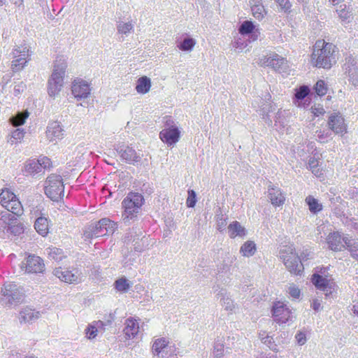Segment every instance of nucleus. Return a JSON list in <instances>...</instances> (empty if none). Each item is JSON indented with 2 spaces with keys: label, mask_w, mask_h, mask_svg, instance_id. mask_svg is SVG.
<instances>
[{
  "label": "nucleus",
  "mask_w": 358,
  "mask_h": 358,
  "mask_svg": "<svg viewBox=\"0 0 358 358\" xmlns=\"http://www.w3.org/2000/svg\"><path fill=\"white\" fill-rule=\"evenodd\" d=\"M336 46L324 40L316 41L312 54V61L318 68L330 69L336 62Z\"/></svg>",
  "instance_id": "1"
},
{
  "label": "nucleus",
  "mask_w": 358,
  "mask_h": 358,
  "mask_svg": "<svg viewBox=\"0 0 358 358\" xmlns=\"http://www.w3.org/2000/svg\"><path fill=\"white\" fill-rule=\"evenodd\" d=\"M24 289L15 283H5L1 288L0 302L6 307L16 306L24 301Z\"/></svg>",
  "instance_id": "2"
},
{
  "label": "nucleus",
  "mask_w": 358,
  "mask_h": 358,
  "mask_svg": "<svg viewBox=\"0 0 358 358\" xmlns=\"http://www.w3.org/2000/svg\"><path fill=\"white\" fill-rule=\"evenodd\" d=\"M143 203L144 198L141 194L129 192L122 202L124 210L122 215L123 222L128 223L136 217Z\"/></svg>",
  "instance_id": "3"
},
{
  "label": "nucleus",
  "mask_w": 358,
  "mask_h": 358,
  "mask_svg": "<svg viewBox=\"0 0 358 358\" xmlns=\"http://www.w3.org/2000/svg\"><path fill=\"white\" fill-rule=\"evenodd\" d=\"M279 257L291 273L299 275L302 272L303 266L292 245L282 247L279 252Z\"/></svg>",
  "instance_id": "4"
},
{
  "label": "nucleus",
  "mask_w": 358,
  "mask_h": 358,
  "mask_svg": "<svg viewBox=\"0 0 358 358\" xmlns=\"http://www.w3.org/2000/svg\"><path fill=\"white\" fill-rule=\"evenodd\" d=\"M31 53L29 46L26 43L15 46L11 52V70L13 72L22 71L31 60Z\"/></svg>",
  "instance_id": "5"
},
{
  "label": "nucleus",
  "mask_w": 358,
  "mask_h": 358,
  "mask_svg": "<svg viewBox=\"0 0 358 358\" xmlns=\"http://www.w3.org/2000/svg\"><path fill=\"white\" fill-rule=\"evenodd\" d=\"M180 131L171 117H166L164 128L159 133V138L168 146H173L178 142Z\"/></svg>",
  "instance_id": "6"
},
{
  "label": "nucleus",
  "mask_w": 358,
  "mask_h": 358,
  "mask_svg": "<svg viewBox=\"0 0 358 358\" xmlns=\"http://www.w3.org/2000/svg\"><path fill=\"white\" fill-rule=\"evenodd\" d=\"M0 203L7 211L15 216L21 215L23 208L15 194L8 188L1 189L0 193Z\"/></svg>",
  "instance_id": "7"
},
{
  "label": "nucleus",
  "mask_w": 358,
  "mask_h": 358,
  "mask_svg": "<svg viewBox=\"0 0 358 358\" xmlns=\"http://www.w3.org/2000/svg\"><path fill=\"white\" fill-rule=\"evenodd\" d=\"M152 352L157 358H177L178 351L175 345L165 338H156L152 343Z\"/></svg>",
  "instance_id": "8"
},
{
  "label": "nucleus",
  "mask_w": 358,
  "mask_h": 358,
  "mask_svg": "<svg viewBox=\"0 0 358 358\" xmlns=\"http://www.w3.org/2000/svg\"><path fill=\"white\" fill-rule=\"evenodd\" d=\"M62 178L59 175L52 174L45 181V193L52 201H59L64 196Z\"/></svg>",
  "instance_id": "9"
},
{
  "label": "nucleus",
  "mask_w": 358,
  "mask_h": 358,
  "mask_svg": "<svg viewBox=\"0 0 358 358\" xmlns=\"http://www.w3.org/2000/svg\"><path fill=\"white\" fill-rule=\"evenodd\" d=\"M20 268L27 273H42L45 271L43 260L35 255H29L20 264Z\"/></svg>",
  "instance_id": "10"
},
{
  "label": "nucleus",
  "mask_w": 358,
  "mask_h": 358,
  "mask_svg": "<svg viewBox=\"0 0 358 358\" xmlns=\"http://www.w3.org/2000/svg\"><path fill=\"white\" fill-rule=\"evenodd\" d=\"M91 91L90 84L85 80L76 78L72 82V94L78 101L87 99L91 94Z\"/></svg>",
  "instance_id": "11"
},
{
  "label": "nucleus",
  "mask_w": 358,
  "mask_h": 358,
  "mask_svg": "<svg viewBox=\"0 0 358 358\" xmlns=\"http://www.w3.org/2000/svg\"><path fill=\"white\" fill-rule=\"evenodd\" d=\"M260 63L279 72H285L289 68L287 59L278 54L265 56L261 59Z\"/></svg>",
  "instance_id": "12"
},
{
  "label": "nucleus",
  "mask_w": 358,
  "mask_h": 358,
  "mask_svg": "<svg viewBox=\"0 0 358 358\" xmlns=\"http://www.w3.org/2000/svg\"><path fill=\"white\" fill-rule=\"evenodd\" d=\"M45 136L49 142L56 143L65 136V130L62 124L59 121H51L48 123Z\"/></svg>",
  "instance_id": "13"
},
{
  "label": "nucleus",
  "mask_w": 358,
  "mask_h": 358,
  "mask_svg": "<svg viewBox=\"0 0 358 358\" xmlns=\"http://www.w3.org/2000/svg\"><path fill=\"white\" fill-rule=\"evenodd\" d=\"M345 73L349 81L356 87H358V59L352 56L345 58L343 65Z\"/></svg>",
  "instance_id": "14"
},
{
  "label": "nucleus",
  "mask_w": 358,
  "mask_h": 358,
  "mask_svg": "<svg viewBox=\"0 0 358 358\" xmlns=\"http://www.w3.org/2000/svg\"><path fill=\"white\" fill-rule=\"evenodd\" d=\"M272 315L276 322L285 323L291 319L292 312L286 304L277 301L273 306Z\"/></svg>",
  "instance_id": "15"
},
{
  "label": "nucleus",
  "mask_w": 358,
  "mask_h": 358,
  "mask_svg": "<svg viewBox=\"0 0 358 358\" xmlns=\"http://www.w3.org/2000/svg\"><path fill=\"white\" fill-rule=\"evenodd\" d=\"M49 165V159H29L24 163L22 171L26 175L35 176L41 173Z\"/></svg>",
  "instance_id": "16"
},
{
  "label": "nucleus",
  "mask_w": 358,
  "mask_h": 358,
  "mask_svg": "<svg viewBox=\"0 0 358 358\" xmlns=\"http://www.w3.org/2000/svg\"><path fill=\"white\" fill-rule=\"evenodd\" d=\"M329 129L334 134L343 136L347 132V126L343 116L339 113L331 114L327 122Z\"/></svg>",
  "instance_id": "17"
},
{
  "label": "nucleus",
  "mask_w": 358,
  "mask_h": 358,
  "mask_svg": "<svg viewBox=\"0 0 358 358\" xmlns=\"http://www.w3.org/2000/svg\"><path fill=\"white\" fill-rule=\"evenodd\" d=\"M54 275L61 281L67 283H77L80 281V274L77 269L68 270L61 267L56 268Z\"/></svg>",
  "instance_id": "18"
},
{
  "label": "nucleus",
  "mask_w": 358,
  "mask_h": 358,
  "mask_svg": "<svg viewBox=\"0 0 358 358\" xmlns=\"http://www.w3.org/2000/svg\"><path fill=\"white\" fill-rule=\"evenodd\" d=\"M66 66L67 64L64 58L57 59L54 64L52 73L48 80L57 84L63 85Z\"/></svg>",
  "instance_id": "19"
},
{
  "label": "nucleus",
  "mask_w": 358,
  "mask_h": 358,
  "mask_svg": "<svg viewBox=\"0 0 358 358\" xmlns=\"http://www.w3.org/2000/svg\"><path fill=\"white\" fill-rule=\"evenodd\" d=\"M312 282L317 289L324 292L327 296L331 294L334 282L329 276L314 273L312 276Z\"/></svg>",
  "instance_id": "20"
},
{
  "label": "nucleus",
  "mask_w": 358,
  "mask_h": 358,
  "mask_svg": "<svg viewBox=\"0 0 358 358\" xmlns=\"http://www.w3.org/2000/svg\"><path fill=\"white\" fill-rule=\"evenodd\" d=\"M116 150L121 159L128 164H135L141 160L140 155L131 147L122 145L118 146Z\"/></svg>",
  "instance_id": "21"
},
{
  "label": "nucleus",
  "mask_w": 358,
  "mask_h": 358,
  "mask_svg": "<svg viewBox=\"0 0 358 358\" xmlns=\"http://www.w3.org/2000/svg\"><path fill=\"white\" fill-rule=\"evenodd\" d=\"M238 33L245 36H248L249 42L257 41L260 36V30L252 22L244 21L238 28Z\"/></svg>",
  "instance_id": "22"
},
{
  "label": "nucleus",
  "mask_w": 358,
  "mask_h": 358,
  "mask_svg": "<svg viewBox=\"0 0 358 358\" xmlns=\"http://www.w3.org/2000/svg\"><path fill=\"white\" fill-rule=\"evenodd\" d=\"M310 92V89L306 85H302L300 87L295 90L294 103L298 107L301 108H306L310 104V101H308L306 96L308 95Z\"/></svg>",
  "instance_id": "23"
},
{
  "label": "nucleus",
  "mask_w": 358,
  "mask_h": 358,
  "mask_svg": "<svg viewBox=\"0 0 358 358\" xmlns=\"http://www.w3.org/2000/svg\"><path fill=\"white\" fill-rule=\"evenodd\" d=\"M345 236L338 232L334 231L328 235L327 238V243L329 248L334 251H341L345 248V243H343V238Z\"/></svg>",
  "instance_id": "24"
},
{
  "label": "nucleus",
  "mask_w": 358,
  "mask_h": 358,
  "mask_svg": "<svg viewBox=\"0 0 358 358\" xmlns=\"http://www.w3.org/2000/svg\"><path fill=\"white\" fill-rule=\"evenodd\" d=\"M41 315L39 311L27 306L20 310L19 320L20 323H31L37 320Z\"/></svg>",
  "instance_id": "25"
},
{
  "label": "nucleus",
  "mask_w": 358,
  "mask_h": 358,
  "mask_svg": "<svg viewBox=\"0 0 358 358\" xmlns=\"http://www.w3.org/2000/svg\"><path fill=\"white\" fill-rule=\"evenodd\" d=\"M124 328L123 329L125 337L129 339H133L136 337L139 333V324L137 320L130 317L125 320Z\"/></svg>",
  "instance_id": "26"
},
{
  "label": "nucleus",
  "mask_w": 358,
  "mask_h": 358,
  "mask_svg": "<svg viewBox=\"0 0 358 358\" xmlns=\"http://www.w3.org/2000/svg\"><path fill=\"white\" fill-rule=\"evenodd\" d=\"M268 196L273 206H282L285 201V196L278 187L268 186Z\"/></svg>",
  "instance_id": "27"
},
{
  "label": "nucleus",
  "mask_w": 358,
  "mask_h": 358,
  "mask_svg": "<svg viewBox=\"0 0 358 358\" xmlns=\"http://www.w3.org/2000/svg\"><path fill=\"white\" fill-rule=\"evenodd\" d=\"M103 230L100 225V220L96 224L87 226L83 231L85 241H90V239L104 236Z\"/></svg>",
  "instance_id": "28"
},
{
  "label": "nucleus",
  "mask_w": 358,
  "mask_h": 358,
  "mask_svg": "<svg viewBox=\"0 0 358 358\" xmlns=\"http://www.w3.org/2000/svg\"><path fill=\"white\" fill-rule=\"evenodd\" d=\"M228 235L231 238H243L247 234V230L238 221H233L227 227Z\"/></svg>",
  "instance_id": "29"
},
{
  "label": "nucleus",
  "mask_w": 358,
  "mask_h": 358,
  "mask_svg": "<svg viewBox=\"0 0 358 358\" xmlns=\"http://www.w3.org/2000/svg\"><path fill=\"white\" fill-rule=\"evenodd\" d=\"M250 6L253 17L262 20L266 15V10L262 0H250Z\"/></svg>",
  "instance_id": "30"
},
{
  "label": "nucleus",
  "mask_w": 358,
  "mask_h": 358,
  "mask_svg": "<svg viewBox=\"0 0 358 358\" xmlns=\"http://www.w3.org/2000/svg\"><path fill=\"white\" fill-rule=\"evenodd\" d=\"M236 259L235 255L230 254L229 252L227 253L222 262L217 265V274L221 275L229 273L231 270V265L235 262Z\"/></svg>",
  "instance_id": "31"
},
{
  "label": "nucleus",
  "mask_w": 358,
  "mask_h": 358,
  "mask_svg": "<svg viewBox=\"0 0 358 358\" xmlns=\"http://www.w3.org/2000/svg\"><path fill=\"white\" fill-rule=\"evenodd\" d=\"M151 87V80L147 76H142L136 81V90L138 94L148 93Z\"/></svg>",
  "instance_id": "32"
},
{
  "label": "nucleus",
  "mask_w": 358,
  "mask_h": 358,
  "mask_svg": "<svg viewBox=\"0 0 358 358\" xmlns=\"http://www.w3.org/2000/svg\"><path fill=\"white\" fill-rule=\"evenodd\" d=\"M343 243H345V248L349 251L350 256L358 261V241L350 237H345Z\"/></svg>",
  "instance_id": "33"
},
{
  "label": "nucleus",
  "mask_w": 358,
  "mask_h": 358,
  "mask_svg": "<svg viewBox=\"0 0 358 358\" xmlns=\"http://www.w3.org/2000/svg\"><path fill=\"white\" fill-rule=\"evenodd\" d=\"M34 227L36 231L42 236H45L49 231L48 220L45 217H38L34 223Z\"/></svg>",
  "instance_id": "34"
},
{
  "label": "nucleus",
  "mask_w": 358,
  "mask_h": 358,
  "mask_svg": "<svg viewBox=\"0 0 358 358\" xmlns=\"http://www.w3.org/2000/svg\"><path fill=\"white\" fill-rule=\"evenodd\" d=\"M196 41L194 38L189 37L187 34L185 37L177 43V47L182 51L190 52L193 50Z\"/></svg>",
  "instance_id": "35"
},
{
  "label": "nucleus",
  "mask_w": 358,
  "mask_h": 358,
  "mask_svg": "<svg viewBox=\"0 0 358 358\" xmlns=\"http://www.w3.org/2000/svg\"><path fill=\"white\" fill-rule=\"evenodd\" d=\"M219 295L221 296L220 302L224 310L231 313L234 311L236 306L229 294L225 291H222Z\"/></svg>",
  "instance_id": "36"
},
{
  "label": "nucleus",
  "mask_w": 358,
  "mask_h": 358,
  "mask_svg": "<svg viewBox=\"0 0 358 358\" xmlns=\"http://www.w3.org/2000/svg\"><path fill=\"white\" fill-rule=\"evenodd\" d=\"M25 133L26 132L24 129H15L11 132L10 137L7 140V142L10 145L21 143L24 137Z\"/></svg>",
  "instance_id": "37"
},
{
  "label": "nucleus",
  "mask_w": 358,
  "mask_h": 358,
  "mask_svg": "<svg viewBox=\"0 0 358 358\" xmlns=\"http://www.w3.org/2000/svg\"><path fill=\"white\" fill-rule=\"evenodd\" d=\"M15 220V215L9 212H2L0 214V232L7 229L10 221Z\"/></svg>",
  "instance_id": "38"
},
{
  "label": "nucleus",
  "mask_w": 358,
  "mask_h": 358,
  "mask_svg": "<svg viewBox=\"0 0 358 358\" xmlns=\"http://www.w3.org/2000/svg\"><path fill=\"white\" fill-rule=\"evenodd\" d=\"M100 225L103 229L104 236L108 234H113L117 229V223L110 220L109 218L100 220Z\"/></svg>",
  "instance_id": "39"
},
{
  "label": "nucleus",
  "mask_w": 358,
  "mask_h": 358,
  "mask_svg": "<svg viewBox=\"0 0 358 358\" xmlns=\"http://www.w3.org/2000/svg\"><path fill=\"white\" fill-rule=\"evenodd\" d=\"M256 252V246L252 241H246L240 248V252L244 257H251Z\"/></svg>",
  "instance_id": "40"
},
{
  "label": "nucleus",
  "mask_w": 358,
  "mask_h": 358,
  "mask_svg": "<svg viewBox=\"0 0 358 358\" xmlns=\"http://www.w3.org/2000/svg\"><path fill=\"white\" fill-rule=\"evenodd\" d=\"M332 131L330 129H319L315 131L316 140L321 143H327L332 139Z\"/></svg>",
  "instance_id": "41"
},
{
  "label": "nucleus",
  "mask_w": 358,
  "mask_h": 358,
  "mask_svg": "<svg viewBox=\"0 0 358 358\" xmlns=\"http://www.w3.org/2000/svg\"><path fill=\"white\" fill-rule=\"evenodd\" d=\"M46 251L48 257L56 262H59L62 260L64 257H66L64 251L60 248H57L55 247L48 248L46 249Z\"/></svg>",
  "instance_id": "42"
},
{
  "label": "nucleus",
  "mask_w": 358,
  "mask_h": 358,
  "mask_svg": "<svg viewBox=\"0 0 358 358\" xmlns=\"http://www.w3.org/2000/svg\"><path fill=\"white\" fill-rule=\"evenodd\" d=\"M306 202L308 206L309 210L311 213L315 214L322 209V206L318 201L312 196H308L306 199Z\"/></svg>",
  "instance_id": "43"
},
{
  "label": "nucleus",
  "mask_w": 358,
  "mask_h": 358,
  "mask_svg": "<svg viewBox=\"0 0 358 358\" xmlns=\"http://www.w3.org/2000/svg\"><path fill=\"white\" fill-rule=\"evenodd\" d=\"M336 12L343 22H349L350 19L351 18V11L349 7L345 4H342L336 10Z\"/></svg>",
  "instance_id": "44"
},
{
  "label": "nucleus",
  "mask_w": 358,
  "mask_h": 358,
  "mask_svg": "<svg viewBox=\"0 0 358 358\" xmlns=\"http://www.w3.org/2000/svg\"><path fill=\"white\" fill-rule=\"evenodd\" d=\"M6 231L15 236L20 235L24 232V226L21 223H16L15 219L10 221V224H8Z\"/></svg>",
  "instance_id": "45"
},
{
  "label": "nucleus",
  "mask_w": 358,
  "mask_h": 358,
  "mask_svg": "<svg viewBox=\"0 0 358 358\" xmlns=\"http://www.w3.org/2000/svg\"><path fill=\"white\" fill-rule=\"evenodd\" d=\"M245 36H237L234 37V40L232 43L233 47L239 50H243L248 46L249 42V38H246Z\"/></svg>",
  "instance_id": "46"
},
{
  "label": "nucleus",
  "mask_w": 358,
  "mask_h": 358,
  "mask_svg": "<svg viewBox=\"0 0 358 358\" xmlns=\"http://www.w3.org/2000/svg\"><path fill=\"white\" fill-rule=\"evenodd\" d=\"M215 217L217 229L219 231L222 232L226 229L228 217L226 215L222 214L220 210V213H216Z\"/></svg>",
  "instance_id": "47"
},
{
  "label": "nucleus",
  "mask_w": 358,
  "mask_h": 358,
  "mask_svg": "<svg viewBox=\"0 0 358 358\" xmlns=\"http://www.w3.org/2000/svg\"><path fill=\"white\" fill-rule=\"evenodd\" d=\"M28 116L29 113L27 111L18 113L16 115L10 118V122L14 127L22 125L24 124Z\"/></svg>",
  "instance_id": "48"
},
{
  "label": "nucleus",
  "mask_w": 358,
  "mask_h": 358,
  "mask_svg": "<svg viewBox=\"0 0 358 358\" xmlns=\"http://www.w3.org/2000/svg\"><path fill=\"white\" fill-rule=\"evenodd\" d=\"M319 160L315 156L311 157L308 163V168L312 171V173L316 176H320L322 174V171L318 168Z\"/></svg>",
  "instance_id": "49"
},
{
  "label": "nucleus",
  "mask_w": 358,
  "mask_h": 358,
  "mask_svg": "<svg viewBox=\"0 0 358 358\" xmlns=\"http://www.w3.org/2000/svg\"><path fill=\"white\" fill-rule=\"evenodd\" d=\"M117 30L119 34H127L134 30V24L131 22L120 21L117 24Z\"/></svg>",
  "instance_id": "50"
},
{
  "label": "nucleus",
  "mask_w": 358,
  "mask_h": 358,
  "mask_svg": "<svg viewBox=\"0 0 358 358\" xmlns=\"http://www.w3.org/2000/svg\"><path fill=\"white\" fill-rule=\"evenodd\" d=\"M115 287L117 291L126 292L130 288V284L127 279L122 278L115 282Z\"/></svg>",
  "instance_id": "51"
},
{
  "label": "nucleus",
  "mask_w": 358,
  "mask_h": 358,
  "mask_svg": "<svg viewBox=\"0 0 358 358\" xmlns=\"http://www.w3.org/2000/svg\"><path fill=\"white\" fill-rule=\"evenodd\" d=\"M63 85L57 84L53 82L49 81L48 83V93L50 96L55 97L62 90Z\"/></svg>",
  "instance_id": "52"
},
{
  "label": "nucleus",
  "mask_w": 358,
  "mask_h": 358,
  "mask_svg": "<svg viewBox=\"0 0 358 358\" xmlns=\"http://www.w3.org/2000/svg\"><path fill=\"white\" fill-rule=\"evenodd\" d=\"M315 93L320 96H324L327 92V85L324 80H318L314 87Z\"/></svg>",
  "instance_id": "53"
},
{
  "label": "nucleus",
  "mask_w": 358,
  "mask_h": 358,
  "mask_svg": "<svg viewBox=\"0 0 358 358\" xmlns=\"http://www.w3.org/2000/svg\"><path fill=\"white\" fill-rule=\"evenodd\" d=\"M224 348L222 343L216 342L213 348V357L222 358L224 356Z\"/></svg>",
  "instance_id": "54"
},
{
  "label": "nucleus",
  "mask_w": 358,
  "mask_h": 358,
  "mask_svg": "<svg viewBox=\"0 0 358 358\" xmlns=\"http://www.w3.org/2000/svg\"><path fill=\"white\" fill-rule=\"evenodd\" d=\"M97 327L93 323L90 324L85 329L86 336L89 339L94 338L98 333Z\"/></svg>",
  "instance_id": "55"
},
{
  "label": "nucleus",
  "mask_w": 358,
  "mask_h": 358,
  "mask_svg": "<svg viewBox=\"0 0 358 358\" xmlns=\"http://www.w3.org/2000/svg\"><path fill=\"white\" fill-rule=\"evenodd\" d=\"M262 342L266 344L271 350L278 351V345L274 343L273 339L271 336H266V337L262 338Z\"/></svg>",
  "instance_id": "56"
},
{
  "label": "nucleus",
  "mask_w": 358,
  "mask_h": 358,
  "mask_svg": "<svg viewBox=\"0 0 358 358\" xmlns=\"http://www.w3.org/2000/svg\"><path fill=\"white\" fill-rule=\"evenodd\" d=\"M196 193L194 190H192V189L188 190V197H187V201H186L187 206L188 207L193 208L195 206L196 202Z\"/></svg>",
  "instance_id": "57"
},
{
  "label": "nucleus",
  "mask_w": 358,
  "mask_h": 358,
  "mask_svg": "<svg viewBox=\"0 0 358 358\" xmlns=\"http://www.w3.org/2000/svg\"><path fill=\"white\" fill-rule=\"evenodd\" d=\"M288 293L294 299H299L301 295V291L295 285H290L288 287Z\"/></svg>",
  "instance_id": "58"
},
{
  "label": "nucleus",
  "mask_w": 358,
  "mask_h": 358,
  "mask_svg": "<svg viewBox=\"0 0 358 358\" xmlns=\"http://www.w3.org/2000/svg\"><path fill=\"white\" fill-rule=\"evenodd\" d=\"M295 339L299 345H303L306 342V336L305 333L299 331L295 336Z\"/></svg>",
  "instance_id": "59"
},
{
  "label": "nucleus",
  "mask_w": 358,
  "mask_h": 358,
  "mask_svg": "<svg viewBox=\"0 0 358 358\" xmlns=\"http://www.w3.org/2000/svg\"><path fill=\"white\" fill-rule=\"evenodd\" d=\"M26 89V85L23 82L17 83L14 87V94L18 96Z\"/></svg>",
  "instance_id": "60"
},
{
  "label": "nucleus",
  "mask_w": 358,
  "mask_h": 358,
  "mask_svg": "<svg viewBox=\"0 0 358 358\" xmlns=\"http://www.w3.org/2000/svg\"><path fill=\"white\" fill-rule=\"evenodd\" d=\"M311 111L315 117H318L325 113V110L322 107L315 106L311 107Z\"/></svg>",
  "instance_id": "61"
},
{
  "label": "nucleus",
  "mask_w": 358,
  "mask_h": 358,
  "mask_svg": "<svg viewBox=\"0 0 358 358\" xmlns=\"http://www.w3.org/2000/svg\"><path fill=\"white\" fill-rule=\"evenodd\" d=\"M279 4V6L281 7V9L287 11L290 8V3H289L288 0H275Z\"/></svg>",
  "instance_id": "62"
},
{
  "label": "nucleus",
  "mask_w": 358,
  "mask_h": 358,
  "mask_svg": "<svg viewBox=\"0 0 358 358\" xmlns=\"http://www.w3.org/2000/svg\"><path fill=\"white\" fill-rule=\"evenodd\" d=\"M268 105H269V108L268 110L266 109V106H262L261 107H262V113H262L263 115H264V114L266 113V118H268V120L269 122H271V120L268 118V113H270V112L273 111L275 110V108H273V106H271V103H269Z\"/></svg>",
  "instance_id": "63"
},
{
  "label": "nucleus",
  "mask_w": 358,
  "mask_h": 358,
  "mask_svg": "<svg viewBox=\"0 0 358 358\" xmlns=\"http://www.w3.org/2000/svg\"><path fill=\"white\" fill-rule=\"evenodd\" d=\"M311 307L315 311H318L321 308V303L318 299H314L311 303Z\"/></svg>",
  "instance_id": "64"
}]
</instances>
